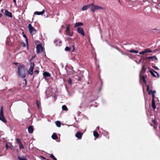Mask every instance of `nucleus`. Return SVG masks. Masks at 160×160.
I'll use <instances>...</instances> for the list:
<instances>
[{
	"mask_svg": "<svg viewBox=\"0 0 160 160\" xmlns=\"http://www.w3.org/2000/svg\"><path fill=\"white\" fill-rule=\"evenodd\" d=\"M18 72L19 76L20 77L22 78H24L25 77V71L24 65H20L18 66Z\"/></svg>",
	"mask_w": 160,
	"mask_h": 160,
	"instance_id": "nucleus-1",
	"label": "nucleus"
},
{
	"mask_svg": "<svg viewBox=\"0 0 160 160\" xmlns=\"http://www.w3.org/2000/svg\"><path fill=\"white\" fill-rule=\"evenodd\" d=\"M70 26L69 24L68 25L66 28L65 30V33L67 35L71 37L73 34V32L70 30Z\"/></svg>",
	"mask_w": 160,
	"mask_h": 160,
	"instance_id": "nucleus-2",
	"label": "nucleus"
},
{
	"mask_svg": "<svg viewBox=\"0 0 160 160\" xmlns=\"http://www.w3.org/2000/svg\"><path fill=\"white\" fill-rule=\"evenodd\" d=\"M3 107H2L1 108L0 110V120L2 121V122L6 123V121L5 120V118L3 115Z\"/></svg>",
	"mask_w": 160,
	"mask_h": 160,
	"instance_id": "nucleus-3",
	"label": "nucleus"
},
{
	"mask_svg": "<svg viewBox=\"0 0 160 160\" xmlns=\"http://www.w3.org/2000/svg\"><path fill=\"white\" fill-rule=\"evenodd\" d=\"M93 6L91 8V10L93 12H94L96 10H98L99 9L103 10V8L100 6L97 5H92Z\"/></svg>",
	"mask_w": 160,
	"mask_h": 160,
	"instance_id": "nucleus-4",
	"label": "nucleus"
},
{
	"mask_svg": "<svg viewBox=\"0 0 160 160\" xmlns=\"http://www.w3.org/2000/svg\"><path fill=\"white\" fill-rule=\"evenodd\" d=\"M30 66L29 69L28 73L29 74L32 75L33 73V70L34 64L33 62H31L30 63Z\"/></svg>",
	"mask_w": 160,
	"mask_h": 160,
	"instance_id": "nucleus-5",
	"label": "nucleus"
},
{
	"mask_svg": "<svg viewBox=\"0 0 160 160\" xmlns=\"http://www.w3.org/2000/svg\"><path fill=\"white\" fill-rule=\"evenodd\" d=\"M28 28L30 33L32 35L34 34L36 32V30L34 27H32L31 24L28 25Z\"/></svg>",
	"mask_w": 160,
	"mask_h": 160,
	"instance_id": "nucleus-6",
	"label": "nucleus"
},
{
	"mask_svg": "<svg viewBox=\"0 0 160 160\" xmlns=\"http://www.w3.org/2000/svg\"><path fill=\"white\" fill-rule=\"evenodd\" d=\"M37 52L40 53L42 52L43 51V48L41 45L38 44L36 46Z\"/></svg>",
	"mask_w": 160,
	"mask_h": 160,
	"instance_id": "nucleus-7",
	"label": "nucleus"
},
{
	"mask_svg": "<svg viewBox=\"0 0 160 160\" xmlns=\"http://www.w3.org/2000/svg\"><path fill=\"white\" fill-rule=\"evenodd\" d=\"M83 76V75L82 73L79 72L78 74V75H75L74 76V78L78 81H80L82 79Z\"/></svg>",
	"mask_w": 160,
	"mask_h": 160,
	"instance_id": "nucleus-8",
	"label": "nucleus"
},
{
	"mask_svg": "<svg viewBox=\"0 0 160 160\" xmlns=\"http://www.w3.org/2000/svg\"><path fill=\"white\" fill-rule=\"evenodd\" d=\"M77 32L78 33L83 36H84L85 35L83 29L80 27H78L77 28Z\"/></svg>",
	"mask_w": 160,
	"mask_h": 160,
	"instance_id": "nucleus-9",
	"label": "nucleus"
},
{
	"mask_svg": "<svg viewBox=\"0 0 160 160\" xmlns=\"http://www.w3.org/2000/svg\"><path fill=\"white\" fill-rule=\"evenodd\" d=\"M45 10L44 9H43L42 10V11L41 12H38V11H36V12H34V14L33 15V18H32V20H33V18H34V16L35 15H42L43 14L44 12H45Z\"/></svg>",
	"mask_w": 160,
	"mask_h": 160,
	"instance_id": "nucleus-10",
	"label": "nucleus"
},
{
	"mask_svg": "<svg viewBox=\"0 0 160 160\" xmlns=\"http://www.w3.org/2000/svg\"><path fill=\"white\" fill-rule=\"evenodd\" d=\"M92 5H93V3H92L86 5H85L82 7V10L83 11L86 10H87L88 8L89 7H90Z\"/></svg>",
	"mask_w": 160,
	"mask_h": 160,
	"instance_id": "nucleus-11",
	"label": "nucleus"
},
{
	"mask_svg": "<svg viewBox=\"0 0 160 160\" xmlns=\"http://www.w3.org/2000/svg\"><path fill=\"white\" fill-rule=\"evenodd\" d=\"M150 72L153 77H156V75L154 74V73H155L157 74L158 77L159 78V74L157 72L155 71L154 70H150Z\"/></svg>",
	"mask_w": 160,
	"mask_h": 160,
	"instance_id": "nucleus-12",
	"label": "nucleus"
},
{
	"mask_svg": "<svg viewBox=\"0 0 160 160\" xmlns=\"http://www.w3.org/2000/svg\"><path fill=\"white\" fill-rule=\"evenodd\" d=\"M83 134L80 132H77L75 136L78 139H81L82 136Z\"/></svg>",
	"mask_w": 160,
	"mask_h": 160,
	"instance_id": "nucleus-13",
	"label": "nucleus"
},
{
	"mask_svg": "<svg viewBox=\"0 0 160 160\" xmlns=\"http://www.w3.org/2000/svg\"><path fill=\"white\" fill-rule=\"evenodd\" d=\"M4 14L6 16L10 17V18H12V14L11 12H10L8 11L7 10H6L4 12Z\"/></svg>",
	"mask_w": 160,
	"mask_h": 160,
	"instance_id": "nucleus-14",
	"label": "nucleus"
},
{
	"mask_svg": "<svg viewBox=\"0 0 160 160\" xmlns=\"http://www.w3.org/2000/svg\"><path fill=\"white\" fill-rule=\"evenodd\" d=\"M54 42L56 45L60 46L62 42L60 40L56 39L54 40Z\"/></svg>",
	"mask_w": 160,
	"mask_h": 160,
	"instance_id": "nucleus-15",
	"label": "nucleus"
},
{
	"mask_svg": "<svg viewBox=\"0 0 160 160\" xmlns=\"http://www.w3.org/2000/svg\"><path fill=\"white\" fill-rule=\"evenodd\" d=\"M147 58L150 61H153L154 60H158L157 58L155 56H150L147 57Z\"/></svg>",
	"mask_w": 160,
	"mask_h": 160,
	"instance_id": "nucleus-16",
	"label": "nucleus"
},
{
	"mask_svg": "<svg viewBox=\"0 0 160 160\" xmlns=\"http://www.w3.org/2000/svg\"><path fill=\"white\" fill-rule=\"evenodd\" d=\"M147 91L148 92V94H150V92H152V94H154L156 92L155 91L149 90V87L148 85L147 86Z\"/></svg>",
	"mask_w": 160,
	"mask_h": 160,
	"instance_id": "nucleus-17",
	"label": "nucleus"
},
{
	"mask_svg": "<svg viewBox=\"0 0 160 160\" xmlns=\"http://www.w3.org/2000/svg\"><path fill=\"white\" fill-rule=\"evenodd\" d=\"M83 25V23L81 22H78L75 23L74 25V27L77 28L79 26H82Z\"/></svg>",
	"mask_w": 160,
	"mask_h": 160,
	"instance_id": "nucleus-18",
	"label": "nucleus"
},
{
	"mask_svg": "<svg viewBox=\"0 0 160 160\" xmlns=\"http://www.w3.org/2000/svg\"><path fill=\"white\" fill-rule=\"evenodd\" d=\"M28 132L30 133H32L33 132V129L32 127V126H30L28 127Z\"/></svg>",
	"mask_w": 160,
	"mask_h": 160,
	"instance_id": "nucleus-19",
	"label": "nucleus"
},
{
	"mask_svg": "<svg viewBox=\"0 0 160 160\" xmlns=\"http://www.w3.org/2000/svg\"><path fill=\"white\" fill-rule=\"evenodd\" d=\"M43 75L45 77H48L50 76V74L48 72H43Z\"/></svg>",
	"mask_w": 160,
	"mask_h": 160,
	"instance_id": "nucleus-20",
	"label": "nucleus"
},
{
	"mask_svg": "<svg viewBox=\"0 0 160 160\" xmlns=\"http://www.w3.org/2000/svg\"><path fill=\"white\" fill-rule=\"evenodd\" d=\"M52 138L54 140H56L58 138L57 135L55 133H54L52 136Z\"/></svg>",
	"mask_w": 160,
	"mask_h": 160,
	"instance_id": "nucleus-21",
	"label": "nucleus"
},
{
	"mask_svg": "<svg viewBox=\"0 0 160 160\" xmlns=\"http://www.w3.org/2000/svg\"><path fill=\"white\" fill-rule=\"evenodd\" d=\"M146 68H145V65H143V66H142V70H141V71L140 73H141L142 72H146ZM140 78H141V74H140Z\"/></svg>",
	"mask_w": 160,
	"mask_h": 160,
	"instance_id": "nucleus-22",
	"label": "nucleus"
},
{
	"mask_svg": "<svg viewBox=\"0 0 160 160\" xmlns=\"http://www.w3.org/2000/svg\"><path fill=\"white\" fill-rule=\"evenodd\" d=\"M152 108L154 109H155L156 108L155 100H152Z\"/></svg>",
	"mask_w": 160,
	"mask_h": 160,
	"instance_id": "nucleus-23",
	"label": "nucleus"
},
{
	"mask_svg": "<svg viewBox=\"0 0 160 160\" xmlns=\"http://www.w3.org/2000/svg\"><path fill=\"white\" fill-rule=\"evenodd\" d=\"M93 135L96 138H97L99 137L98 134L97 132L95 131H93Z\"/></svg>",
	"mask_w": 160,
	"mask_h": 160,
	"instance_id": "nucleus-24",
	"label": "nucleus"
},
{
	"mask_svg": "<svg viewBox=\"0 0 160 160\" xmlns=\"http://www.w3.org/2000/svg\"><path fill=\"white\" fill-rule=\"evenodd\" d=\"M55 123L58 127H60L61 126V123L60 121H57L55 122Z\"/></svg>",
	"mask_w": 160,
	"mask_h": 160,
	"instance_id": "nucleus-25",
	"label": "nucleus"
},
{
	"mask_svg": "<svg viewBox=\"0 0 160 160\" xmlns=\"http://www.w3.org/2000/svg\"><path fill=\"white\" fill-rule=\"evenodd\" d=\"M152 122L155 125L153 126V127L155 129H156L158 127V125H156V122L155 120L152 121Z\"/></svg>",
	"mask_w": 160,
	"mask_h": 160,
	"instance_id": "nucleus-26",
	"label": "nucleus"
},
{
	"mask_svg": "<svg viewBox=\"0 0 160 160\" xmlns=\"http://www.w3.org/2000/svg\"><path fill=\"white\" fill-rule=\"evenodd\" d=\"M62 109L63 110L67 111L68 108L65 105H63L62 107Z\"/></svg>",
	"mask_w": 160,
	"mask_h": 160,
	"instance_id": "nucleus-27",
	"label": "nucleus"
},
{
	"mask_svg": "<svg viewBox=\"0 0 160 160\" xmlns=\"http://www.w3.org/2000/svg\"><path fill=\"white\" fill-rule=\"evenodd\" d=\"M36 103L37 106L38 107V108H40L39 106L40 105V103L38 100H37L36 101Z\"/></svg>",
	"mask_w": 160,
	"mask_h": 160,
	"instance_id": "nucleus-28",
	"label": "nucleus"
},
{
	"mask_svg": "<svg viewBox=\"0 0 160 160\" xmlns=\"http://www.w3.org/2000/svg\"><path fill=\"white\" fill-rule=\"evenodd\" d=\"M129 52H134L135 53H138L139 52L138 50H131L129 51Z\"/></svg>",
	"mask_w": 160,
	"mask_h": 160,
	"instance_id": "nucleus-29",
	"label": "nucleus"
},
{
	"mask_svg": "<svg viewBox=\"0 0 160 160\" xmlns=\"http://www.w3.org/2000/svg\"><path fill=\"white\" fill-rule=\"evenodd\" d=\"M50 157L54 160H57V159L54 157L53 154H51Z\"/></svg>",
	"mask_w": 160,
	"mask_h": 160,
	"instance_id": "nucleus-30",
	"label": "nucleus"
},
{
	"mask_svg": "<svg viewBox=\"0 0 160 160\" xmlns=\"http://www.w3.org/2000/svg\"><path fill=\"white\" fill-rule=\"evenodd\" d=\"M19 147L20 149H23L24 148V146L22 143L19 144Z\"/></svg>",
	"mask_w": 160,
	"mask_h": 160,
	"instance_id": "nucleus-31",
	"label": "nucleus"
},
{
	"mask_svg": "<svg viewBox=\"0 0 160 160\" xmlns=\"http://www.w3.org/2000/svg\"><path fill=\"white\" fill-rule=\"evenodd\" d=\"M142 79L143 80V82H144V83H145V84H146V82L145 77L144 76H142Z\"/></svg>",
	"mask_w": 160,
	"mask_h": 160,
	"instance_id": "nucleus-32",
	"label": "nucleus"
},
{
	"mask_svg": "<svg viewBox=\"0 0 160 160\" xmlns=\"http://www.w3.org/2000/svg\"><path fill=\"white\" fill-rule=\"evenodd\" d=\"M144 50L145 53H147L148 52H152V51L151 50L149 49H145Z\"/></svg>",
	"mask_w": 160,
	"mask_h": 160,
	"instance_id": "nucleus-33",
	"label": "nucleus"
},
{
	"mask_svg": "<svg viewBox=\"0 0 160 160\" xmlns=\"http://www.w3.org/2000/svg\"><path fill=\"white\" fill-rule=\"evenodd\" d=\"M152 67L153 68H154L156 70H159L158 68L154 64H152Z\"/></svg>",
	"mask_w": 160,
	"mask_h": 160,
	"instance_id": "nucleus-34",
	"label": "nucleus"
},
{
	"mask_svg": "<svg viewBox=\"0 0 160 160\" xmlns=\"http://www.w3.org/2000/svg\"><path fill=\"white\" fill-rule=\"evenodd\" d=\"M16 141L17 143H19L20 144L22 143L21 142L20 139L19 138H17Z\"/></svg>",
	"mask_w": 160,
	"mask_h": 160,
	"instance_id": "nucleus-35",
	"label": "nucleus"
},
{
	"mask_svg": "<svg viewBox=\"0 0 160 160\" xmlns=\"http://www.w3.org/2000/svg\"><path fill=\"white\" fill-rule=\"evenodd\" d=\"M23 37L25 38H26V43H28V38L26 36V35L25 34H24L23 35Z\"/></svg>",
	"mask_w": 160,
	"mask_h": 160,
	"instance_id": "nucleus-36",
	"label": "nucleus"
},
{
	"mask_svg": "<svg viewBox=\"0 0 160 160\" xmlns=\"http://www.w3.org/2000/svg\"><path fill=\"white\" fill-rule=\"evenodd\" d=\"M70 50V48L69 47H66L65 48V50L66 51H68Z\"/></svg>",
	"mask_w": 160,
	"mask_h": 160,
	"instance_id": "nucleus-37",
	"label": "nucleus"
},
{
	"mask_svg": "<svg viewBox=\"0 0 160 160\" xmlns=\"http://www.w3.org/2000/svg\"><path fill=\"white\" fill-rule=\"evenodd\" d=\"M72 80L71 79H69L68 80V82L69 84H70V85H71L72 84Z\"/></svg>",
	"mask_w": 160,
	"mask_h": 160,
	"instance_id": "nucleus-38",
	"label": "nucleus"
},
{
	"mask_svg": "<svg viewBox=\"0 0 160 160\" xmlns=\"http://www.w3.org/2000/svg\"><path fill=\"white\" fill-rule=\"evenodd\" d=\"M34 72L35 74H38L39 73V71L38 70H35L34 71Z\"/></svg>",
	"mask_w": 160,
	"mask_h": 160,
	"instance_id": "nucleus-39",
	"label": "nucleus"
},
{
	"mask_svg": "<svg viewBox=\"0 0 160 160\" xmlns=\"http://www.w3.org/2000/svg\"><path fill=\"white\" fill-rule=\"evenodd\" d=\"M152 100H155L154 98L155 97V96L154 94H152Z\"/></svg>",
	"mask_w": 160,
	"mask_h": 160,
	"instance_id": "nucleus-40",
	"label": "nucleus"
},
{
	"mask_svg": "<svg viewBox=\"0 0 160 160\" xmlns=\"http://www.w3.org/2000/svg\"><path fill=\"white\" fill-rule=\"evenodd\" d=\"M145 53H146L145 51V50H144L143 51L140 52L139 53V54H144Z\"/></svg>",
	"mask_w": 160,
	"mask_h": 160,
	"instance_id": "nucleus-41",
	"label": "nucleus"
},
{
	"mask_svg": "<svg viewBox=\"0 0 160 160\" xmlns=\"http://www.w3.org/2000/svg\"><path fill=\"white\" fill-rule=\"evenodd\" d=\"M73 50H72V51L73 52L75 50V47L73 45Z\"/></svg>",
	"mask_w": 160,
	"mask_h": 160,
	"instance_id": "nucleus-42",
	"label": "nucleus"
},
{
	"mask_svg": "<svg viewBox=\"0 0 160 160\" xmlns=\"http://www.w3.org/2000/svg\"><path fill=\"white\" fill-rule=\"evenodd\" d=\"M13 64L15 65H17L18 64H19L18 63H17V62H14L13 63Z\"/></svg>",
	"mask_w": 160,
	"mask_h": 160,
	"instance_id": "nucleus-43",
	"label": "nucleus"
},
{
	"mask_svg": "<svg viewBox=\"0 0 160 160\" xmlns=\"http://www.w3.org/2000/svg\"><path fill=\"white\" fill-rule=\"evenodd\" d=\"M13 0V1L14 2L15 4H16V0Z\"/></svg>",
	"mask_w": 160,
	"mask_h": 160,
	"instance_id": "nucleus-44",
	"label": "nucleus"
},
{
	"mask_svg": "<svg viewBox=\"0 0 160 160\" xmlns=\"http://www.w3.org/2000/svg\"><path fill=\"white\" fill-rule=\"evenodd\" d=\"M23 46L24 47H25V46H26V45H25V43H23Z\"/></svg>",
	"mask_w": 160,
	"mask_h": 160,
	"instance_id": "nucleus-45",
	"label": "nucleus"
},
{
	"mask_svg": "<svg viewBox=\"0 0 160 160\" xmlns=\"http://www.w3.org/2000/svg\"><path fill=\"white\" fill-rule=\"evenodd\" d=\"M2 16V14L0 13V18H1Z\"/></svg>",
	"mask_w": 160,
	"mask_h": 160,
	"instance_id": "nucleus-46",
	"label": "nucleus"
},
{
	"mask_svg": "<svg viewBox=\"0 0 160 160\" xmlns=\"http://www.w3.org/2000/svg\"><path fill=\"white\" fill-rule=\"evenodd\" d=\"M24 81L25 82V83H26H26H27V82H26V79H24Z\"/></svg>",
	"mask_w": 160,
	"mask_h": 160,
	"instance_id": "nucleus-47",
	"label": "nucleus"
},
{
	"mask_svg": "<svg viewBox=\"0 0 160 160\" xmlns=\"http://www.w3.org/2000/svg\"><path fill=\"white\" fill-rule=\"evenodd\" d=\"M59 33H61V29H60L59 31Z\"/></svg>",
	"mask_w": 160,
	"mask_h": 160,
	"instance_id": "nucleus-48",
	"label": "nucleus"
},
{
	"mask_svg": "<svg viewBox=\"0 0 160 160\" xmlns=\"http://www.w3.org/2000/svg\"><path fill=\"white\" fill-rule=\"evenodd\" d=\"M3 10L2 9L1 10V12H3Z\"/></svg>",
	"mask_w": 160,
	"mask_h": 160,
	"instance_id": "nucleus-49",
	"label": "nucleus"
},
{
	"mask_svg": "<svg viewBox=\"0 0 160 160\" xmlns=\"http://www.w3.org/2000/svg\"><path fill=\"white\" fill-rule=\"evenodd\" d=\"M8 147V145H7V144L6 145V147Z\"/></svg>",
	"mask_w": 160,
	"mask_h": 160,
	"instance_id": "nucleus-50",
	"label": "nucleus"
},
{
	"mask_svg": "<svg viewBox=\"0 0 160 160\" xmlns=\"http://www.w3.org/2000/svg\"><path fill=\"white\" fill-rule=\"evenodd\" d=\"M73 59H74V60H75V57H74V58Z\"/></svg>",
	"mask_w": 160,
	"mask_h": 160,
	"instance_id": "nucleus-51",
	"label": "nucleus"
},
{
	"mask_svg": "<svg viewBox=\"0 0 160 160\" xmlns=\"http://www.w3.org/2000/svg\"><path fill=\"white\" fill-rule=\"evenodd\" d=\"M72 70V72H74V71L73 70H72H72Z\"/></svg>",
	"mask_w": 160,
	"mask_h": 160,
	"instance_id": "nucleus-52",
	"label": "nucleus"
},
{
	"mask_svg": "<svg viewBox=\"0 0 160 160\" xmlns=\"http://www.w3.org/2000/svg\"><path fill=\"white\" fill-rule=\"evenodd\" d=\"M117 49L118 51H119V50L118 48H117Z\"/></svg>",
	"mask_w": 160,
	"mask_h": 160,
	"instance_id": "nucleus-53",
	"label": "nucleus"
},
{
	"mask_svg": "<svg viewBox=\"0 0 160 160\" xmlns=\"http://www.w3.org/2000/svg\"><path fill=\"white\" fill-rule=\"evenodd\" d=\"M99 126H98V127H97V128L98 129H99Z\"/></svg>",
	"mask_w": 160,
	"mask_h": 160,
	"instance_id": "nucleus-54",
	"label": "nucleus"
},
{
	"mask_svg": "<svg viewBox=\"0 0 160 160\" xmlns=\"http://www.w3.org/2000/svg\"><path fill=\"white\" fill-rule=\"evenodd\" d=\"M57 15H58H58H59V14H57Z\"/></svg>",
	"mask_w": 160,
	"mask_h": 160,
	"instance_id": "nucleus-55",
	"label": "nucleus"
},
{
	"mask_svg": "<svg viewBox=\"0 0 160 160\" xmlns=\"http://www.w3.org/2000/svg\"><path fill=\"white\" fill-rule=\"evenodd\" d=\"M63 25H62V26H61L62 28V27H63Z\"/></svg>",
	"mask_w": 160,
	"mask_h": 160,
	"instance_id": "nucleus-56",
	"label": "nucleus"
},
{
	"mask_svg": "<svg viewBox=\"0 0 160 160\" xmlns=\"http://www.w3.org/2000/svg\"><path fill=\"white\" fill-rule=\"evenodd\" d=\"M152 92H150V94H152Z\"/></svg>",
	"mask_w": 160,
	"mask_h": 160,
	"instance_id": "nucleus-57",
	"label": "nucleus"
},
{
	"mask_svg": "<svg viewBox=\"0 0 160 160\" xmlns=\"http://www.w3.org/2000/svg\"><path fill=\"white\" fill-rule=\"evenodd\" d=\"M42 158H44V159H45V158L44 157H42Z\"/></svg>",
	"mask_w": 160,
	"mask_h": 160,
	"instance_id": "nucleus-58",
	"label": "nucleus"
},
{
	"mask_svg": "<svg viewBox=\"0 0 160 160\" xmlns=\"http://www.w3.org/2000/svg\"><path fill=\"white\" fill-rule=\"evenodd\" d=\"M100 91H101V89H100V90H99V91L100 92Z\"/></svg>",
	"mask_w": 160,
	"mask_h": 160,
	"instance_id": "nucleus-59",
	"label": "nucleus"
},
{
	"mask_svg": "<svg viewBox=\"0 0 160 160\" xmlns=\"http://www.w3.org/2000/svg\"><path fill=\"white\" fill-rule=\"evenodd\" d=\"M1 0H0V1H1Z\"/></svg>",
	"mask_w": 160,
	"mask_h": 160,
	"instance_id": "nucleus-60",
	"label": "nucleus"
}]
</instances>
